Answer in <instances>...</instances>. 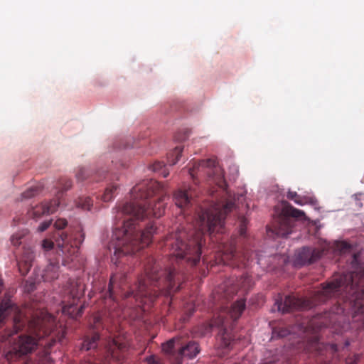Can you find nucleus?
<instances>
[{
    "label": "nucleus",
    "instance_id": "f257e3e1",
    "mask_svg": "<svg viewBox=\"0 0 364 364\" xmlns=\"http://www.w3.org/2000/svg\"><path fill=\"white\" fill-rule=\"evenodd\" d=\"M234 208L235 202L231 200L225 203L213 202L208 206L200 207L197 210L196 223L187 228L188 232L181 229L165 237L164 246L170 252L168 267L161 269L154 258L148 257L144 274L139 277L130 290L125 291L127 275L114 273L110 278L108 292L104 298L105 308L110 319L114 321L121 316L118 296L123 299L133 296L141 303L144 299L153 302L160 294L170 296L178 291L184 279L183 266L194 267L200 259L205 234L221 232L225 216Z\"/></svg>",
    "mask_w": 364,
    "mask_h": 364
},
{
    "label": "nucleus",
    "instance_id": "f03ea898",
    "mask_svg": "<svg viewBox=\"0 0 364 364\" xmlns=\"http://www.w3.org/2000/svg\"><path fill=\"white\" fill-rule=\"evenodd\" d=\"M341 295L329 312H325L313 324L318 328L331 327L337 333L348 330H364V269L337 274L331 281L323 284L310 298L286 296L276 299L274 305L283 314L294 310H305L325 302L332 296Z\"/></svg>",
    "mask_w": 364,
    "mask_h": 364
},
{
    "label": "nucleus",
    "instance_id": "7ed1b4c3",
    "mask_svg": "<svg viewBox=\"0 0 364 364\" xmlns=\"http://www.w3.org/2000/svg\"><path fill=\"white\" fill-rule=\"evenodd\" d=\"M130 194L132 201L124 204L119 212V215L128 218L123 220L122 226L114 228L109 247L114 250L112 261L114 263L119 257L134 254L151 243L156 230L154 223H149L141 230L137 222L149 216L160 218L165 211L166 190L156 181L146 180L136 184Z\"/></svg>",
    "mask_w": 364,
    "mask_h": 364
},
{
    "label": "nucleus",
    "instance_id": "20e7f679",
    "mask_svg": "<svg viewBox=\"0 0 364 364\" xmlns=\"http://www.w3.org/2000/svg\"><path fill=\"white\" fill-rule=\"evenodd\" d=\"M28 314L29 316H25L9 299L4 298L0 303V327L6 326L13 328L8 336H11L21 330L30 333L19 336L6 352L5 358L9 362L16 361L39 347L38 364H52L50 348L56 340L53 336L48 337L56 327L55 319L41 307L30 309Z\"/></svg>",
    "mask_w": 364,
    "mask_h": 364
},
{
    "label": "nucleus",
    "instance_id": "39448f33",
    "mask_svg": "<svg viewBox=\"0 0 364 364\" xmlns=\"http://www.w3.org/2000/svg\"><path fill=\"white\" fill-rule=\"evenodd\" d=\"M245 300L240 299L233 303L230 309L223 307L218 316L211 323H204L201 326V336L210 333L213 326L221 328L220 331V346L228 350L234 343L233 336L230 329L227 328L229 325V318L232 321L237 320L245 309Z\"/></svg>",
    "mask_w": 364,
    "mask_h": 364
},
{
    "label": "nucleus",
    "instance_id": "423d86ee",
    "mask_svg": "<svg viewBox=\"0 0 364 364\" xmlns=\"http://www.w3.org/2000/svg\"><path fill=\"white\" fill-rule=\"evenodd\" d=\"M67 225V220L63 218L58 219L54 223V227L58 231L54 234L53 238L58 249V254L65 257L63 262V264H65L69 260L73 261L85 239V234L80 228L75 235L61 231Z\"/></svg>",
    "mask_w": 364,
    "mask_h": 364
},
{
    "label": "nucleus",
    "instance_id": "0eeeda50",
    "mask_svg": "<svg viewBox=\"0 0 364 364\" xmlns=\"http://www.w3.org/2000/svg\"><path fill=\"white\" fill-rule=\"evenodd\" d=\"M163 353L173 364H182L184 358L192 359L200 352L198 344L195 341L184 343L181 337H174L162 344Z\"/></svg>",
    "mask_w": 364,
    "mask_h": 364
},
{
    "label": "nucleus",
    "instance_id": "6e6552de",
    "mask_svg": "<svg viewBox=\"0 0 364 364\" xmlns=\"http://www.w3.org/2000/svg\"><path fill=\"white\" fill-rule=\"evenodd\" d=\"M65 293L68 294V304L63 306V313L69 315L71 318L77 319L81 316L85 306L81 304L79 307L78 302L85 292V284L79 279H70L67 284Z\"/></svg>",
    "mask_w": 364,
    "mask_h": 364
},
{
    "label": "nucleus",
    "instance_id": "1a4fd4ad",
    "mask_svg": "<svg viewBox=\"0 0 364 364\" xmlns=\"http://www.w3.org/2000/svg\"><path fill=\"white\" fill-rule=\"evenodd\" d=\"M200 171L205 172L210 181L215 183L223 191H225L227 183L224 178L223 171L220 166H217L215 159L195 161L188 169V173L193 178H195V174Z\"/></svg>",
    "mask_w": 364,
    "mask_h": 364
},
{
    "label": "nucleus",
    "instance_id": "9d476101",
    "mask_svg": "<svg viewBox=\"0 0 364 364\" xmlns=\"http://www.w3.org/2000/svg\"><path fill=\"white\" fill-rule=\"evenodd\" d=\"M304 215V213L302 210L284 202L282 204V213L277 218L272 231L279 237H287L292 232L294 223L293 218H299Z\"/></svg>",
    "mask_w": 364,
    "mask_h": 364
},
{
    "label": "nucleus",
    "instance_id": "9b49d317",
    "mask_svg": "<svg viewBox=\"0 0 364 364\" xmlns=\"http://www.w3.org/2000/svg\"><path fill=\"white\" fill-rule=\"evenodd\" d=\"M106 360L121 362L125 357L128 349V341L122 336H117L109 339L106 344Z\"/></svg>",
    "mask_w": 364,
    "mask_h": 364
},
{
    "label": "nucleus",
    "instance_id": "f8f14e48",
    "mask_svg": "<svg viewBox=\"0 0 364 364\" xmlns=\"http://www.w3.org/2000/svg\"><path fill=\"white\" fill-rule=\"evenodd\" d=\"M230 284H232L231 281L226 282L220 287H219L217 293L220 294V291L223 290V294L221 296L228 299L236 293L237 287L247 291L252 287L253 282L252 277L250 275L244 274L237 281V283L232 287L228 288Z\"/></svg>",
    "mask_w": 364,
    "mask_h": 364
},
{
    "label": "nucleus",
    "instance_id": "ddd939ff",
    "mask_svg": "<svg viewBox=\"0 0 364 364\" xmlns=\"http://www.w3.org/2000/svg\"><path fill=\"white\" fill-rule=\"evenodd\" d=\"M323 253V250H322L304 247L296 254L295 264L302 266L311 264L321 258Z\"/></svg>",
    "mask_w": 364,
    "mask_h": 364
},
{
    "label": "nucleus",
    "instance_id": "4468645a",
    "mask_svg": "<svg viewBox=\"0 0 364 364\" xmlns=\"http://www.w3.org/2000/svg\"><path fill=\"white\" fill-rule=\"evenodd\" d=\"M60 203V202L58 201V199L55 198L50 201L42 203L28 210V215L30 218H32L34 220H38L45 215H49L55 213Z\"/></svg>",
    "mask_w": 364,
    "mask_h": 364
},
{
    "label": "nucleus",
    "instance_id": "2eb2a0df",
    "mask_svg": "<svg viewBox=\"0 0 364 364\" xmlns=\"http://www.w3.org/2000/svg\"><path fill=\"white\" fill-rule=\"evenodd\" d=\"M195 196L196 193L193 188H180L174 193L173 200L177 207L184 210L193 204Z\"/></svg>",
    "mask_w": 364,
    "mask_h": 364
},
{
    "label": "nucleus",
    "instance_id": "dca6fc26",
    "mask_svg": "<svg viewBox=\"0 0 364 364\" xmlns=\"http://www.w3.org/2000/svg\"><path fill=\"white\" fill-rule=\"evenodd\" d=\"M58 261L50 260L48 264L42 270L36 269L38 272L37 282H52L58 277Z\"/></svg>",
    "mask_w": 364,
    "mask_h": 364
},
{
    "label": "nucleus",
    "instance_id": "f3484780",
    "mask_svg": "<svg viewBox=\"0 0 364 364\" xmlns=\"http://www.w3.org/2000/svg\"><path fill=\"white\" fill-rule=\"evenodd\" d=\"M35 255L31 247H23L21 257L18 261V267L21 275L25 276L29 272L34 260Z\"/></svg>",
    "mask_w": 364,
    "mask_h": 364
},
{
    "label": "nucleus",
    "instance_id": "a211bd4d",
    "mask_svg": "<svg viewBox=\"0 0 364 364\" xmlns=\"http://www.w3.org/2000/svg\"><path fill=\"white\" fill-rule=\"evenodd\" d=\"M100 336L98 333L94 332L90 336H85L83 342L82 343L81 350H90L97 348Z\"/></svg>",
    "mask_w": 364,
    "mask_h": 364
},
{
    "label": "nucleus",
    "instance_id": "6ab92c4d",
    "mask_svg": "<svg viewBox=\"0 0 364 364\" xmlns=\"http://www.w3.org/2000/svg\"><path fill=\"white\" fill-rule=\"evenodd\" d=\"M237 257L238 254L235 249L231 247L222 254L221 262L227 265H236Z\"/></svg>",
    "mask_w": 364,
    "mask_h": 364
},
{
    "label": "nucleus",
    "instance_id": "aec40b11",
    "mask_svg": "<svg viewBox=\"0 0 364 364\" xmlns=\"http://www.w3.org/2000/svg\"><path fill=\"white\" fill-rule=\"evenodd\" d=\"M118 189V185L116 183H112L109 185L105 190L103 195L101 197V199L104 202H109L112 200L117 194V191Z\"/></svg>",
    "mask_w": 364,
    "mask_h": 364
},
{
    "label": "nucleus",
    "instance_id": "412c9836",
    "mask_svg": "<svg viewBox=\"0 0 364 364\" xmlns=\"http://www.w3.org/2000/svg\"><path fill=\"white\" fill-rule=\"evenodd\" d=\"M183 148L177 146L168 154V163L170 166L175 165L180 159Z\"/></svg>",
    "mask_w": 364,
    "mask_h": 364
},
{
    "label": "nucleus",
    "instance_id": "4be33fe9",
    "mask_svg": "<svg viewBox=\"0 0 364 364\" xmlns=\"http://www.w3.org/2000/svg\"><path fill=\"white\" fill-rule=\"evenodd\" d=\"M149 168L154 172L160 173L164 178L167 177L169 174V172L166 168L164 162L161 161H156L150 166Z\"/></svg>",
    "mask_w": 364,
    "mask_h": 364
},
{
    "label": "nucleus",
    "instance_id": "5701e85b",
    "mask_svg": "<svg viewBox=\"0 0 364 364\" xmlns=\"http://www.w3.org/2000/svg\"><path fill=\"white\" fill-rule=\"evenodd\" d=\"M72 186V181L70 179L63 178H61L59 181V188H60V191L56 195V198L55 199H58V201H60V198L61 195L63 194V192L67 191L69 190Z\"/></svg>",
    "mask_w": 364,
    "mask_h": 364
},
{
    "label": "nucleus",
    "instance_id": "b1692460",
    "mask_svg": "<svg viewBox=\"0 0 364 364\" xmlns=\"http://www.w3.org/2000/svg\"><path fill=\"white\" fill-rule=\"evenodd\" d=\"M76 205L83 210H90L92 206V200L90 197H80L76 201Z\"/></svg>",
    "mask_w": 364,
    "mask_h": 364
},
{
    "label": "nucleus",
    "instance_id": "393cba45",
    "mask_svg": "<svg viewBox=\"0 0 364 364\" xmlns=\"http://www.w3.org/2000/svg\"><path fill=\"white\" fill-rule=\"evenodd\" d=\"M38 277V272L36 269L34 270V278L32 279L26 280L24 289L26 292L29 293L33 291L36 289V284L40 282H37L36 278Z\"/></svg>",
    "mask_w": 364,
    "mask_h": 364
},
{
    "label": "nucleus",
    "instance_id": "a878e982",
    "mask_svg": "<svg viewBox=\"0 0 364 364\" xmlns=\"http://www.w3.org/2000/svg\"><path fill=\"white\" fill-rule=\"evenodd\" d=\"M40 192L39 188L37 186L31 187L28 188L26 191L22 193L21 194V200L31 198L36 195H38Z\"/></svg>",
    "mask_w": 364,
    "mask_h": 364
},
{
    "label": "nucleus",
    "instance_id": "bb28decb",
    "mask_svg": "<svg viewBox=\"0 0 364 364\" xmlns=\"http://www.w3.org/2000/svg\"><path fill=\"white\" fill-rule=\"evenodd\" d=\"M25 235L23 232H17L11 237V242L14 246H19L23 243V239Z\"/></svg>",
    "mask_w": 364,
    "mask_h": 364
},
{
    "label": "nucleus",
    "instance_id": "cd10ccee",
    "mask_svg": "<svg viewBox=\"0 0 364 364\" xmlns=\"http://www.w3.org/2000/svg\"><path fill=\"white\" fill-rule=\"evenodd\" d=\"M287 198L289 200L294 201L296 204L303 205L304 203L303 198L295 191H289L287 193Z\"/></svg>",
    "mask_w": 364,
    "mask_h": 364
},
{
    "label": "nucleus",
    "instance_id": "c85d7f7f",
    "mask_svg": "<svg viewBox=\"0 0 364 364\" xmlns=\"http://www.w3.org/2000/svg\"><path fill=\"white\" fill-rule=\"evenodd\" d=\"M290 334V331L286 328H277L273 330L274 336L284 338Z\"/></svg>",
    "mask_w": 364,
    "mask_h": 364
},
{
    "label": "nucleus",
    "instance_id": "c756f323",
    "mask_svg": "<svg viewBox=\"0 0 364 364\" xmlns=\"http://www.w3.org/2000/svg\"><path fill=\"white\" fill-rule=\"evenodd\" d=\"M247 220L245 217H241L240 218V234L242 236H245L246 233V226L247 225Z\"/></svg>",
    "mask_w": 364,
    "mask_h": 364
},
{
    "label": "nucleus",
    "instance_id": "7c9ffc66",
    "mask_svg": "<svg viewBox=\"0 0 364 364\" xmlns=\"http://www.w3.org/2000/svg\"><path fill=\"white\" fill-rule=\"evenodd\" d=\"M54 242L49 239H44L41 242V247L45 251H50L53 248Z\"/></svg>",
    "mask_w": 364,
    "mask_h": 364
},
{
    "label": "nucleus",
    "instance_id": "2f4dec72",
    "mask_svg": "<svg viewBox=\"0 0 364 364\" xmlns=\"http://www.w3.org/2000/svg\"><path fill=\"white\" fill-rule=\"evenodd\" d=\"M88 176L87 170L84 168H80L76 173V178L78 181H82Z\"/></svg>",
    "mask_w": 364,
    "mask_h": 364
},
{
    "label": "nucleus",
    "instance_id": "473e14b6",
    "mask_svg": "<svg viewBox=\"0 0 364 364\" xmlns=\"http://www.w3.org/2000/svg\"><path fill=\"white\" fill-rule=\"evenodd\" d=\"M103 326L102 318L100 316H96L93 318V328L98 330L100 327Z\"/></svg>",
    "mask_w": 364,
    "mask_h": 364
},
{
    "label": "nucleus",
    "instance_id": "72a5a7b5",
    "mask_svg": "<svg viewBox=\"0 0 364 364\" xmlns=\"http://www.w3.org/2000/svg\"><path fill=\"white\" fill-rule=\"evenodd\" d=\"M338 248L342 252H345L350 250V246L348 243L346 242H341L338 244Z\"/></svg>",
    "mask_w": 364,
    "mask_h": 364
},
{
    "label": "nucleus",
    "instance_id": "f704fd0d",
    "mask_svg": "<svg viewBox=\"0 0 364 364\" xmlns=\"http://www.w3.org/2000/svg\"><path fill=\"white\" fill-rule=\"evenodd\" d=\"M146 364H161V363L159 358L151 355L146 358Z\"/></svg>",
    "mask_w": 364,
    "mask_h": 364
},
{
    "label": "nucleus",
    "instance_id": "c9c22d12",
    "mask_svg": "<svg viewBox=\"0 0 364 364\" xmlns=\"http://www.w3.org/2000/svg\"><path fill=\"white\" fill-rule=\"evenodd\" d=\"M51 220H47L43 222L38 228V232H43L50 225Z\"/></svg>",
    "mask_w": 364,
    "mask_h": 364
},
{
    "label": "nucleus",
    "instance_id": "e433bc0d",
    "mask_svg": "<svg viewBox=\"0 0 364 364\" xmlns=\"http://www.w3.org/2000/svg\"><path fill=\"white\" fill-rule=\"evenodd\" d=\"M322 343H320L319 339L317 336H315L314 338L313 342H312V346L315 348L316 350H321V345Z\"/></svg>",
    "mask_w": 364,
    "mask_h": 364
},
{
    "label": "nucleus",
    "instance_id": "4c0bfd02",
    "mask_svg": "<svg viewBox=\"0 0 364 364\" xmlns=\"http://www.w3.org/2000/svg\"><path fill=\"white\" fill-rule=\"evenodd\" d=\"M358 355H354L353 358H349L346 360L347 364H357L358 361Z\"/></svg>",
    "mask_w": 364,
    "mask_h": 364
},
{
    "label": "nucleus",
    "instance_id": "58836bf2",
    "mask_svg": "<svg viewBox=\"0 0 364 364\" xmlns=\"http://www.w3.org/2000/svg\"><path fill=\"white\" fill-rule=\"evenodd\" d=\"M326 348H329L332 353H336L338 350L337 346L336 344H328Z\"/></svg>",
    "mask_w": 364,
    "mask_h": 364
},
{
    "label": "nucleus",
    "instance_id": "ea45409f",
    "mask_svg": "<svg viewBox=\"0 0 364 364\" xmlns=\"http://www.w3.org/2000/svg\"><path fill=\"white\" fill-rule=\"evenodd\" d=\"M2 289H3V281H2L1 278L0 277V293L2 291Z\"/></svg>",
    "mask_w": 364,
    "mask_h": 364
}]
</instances>
